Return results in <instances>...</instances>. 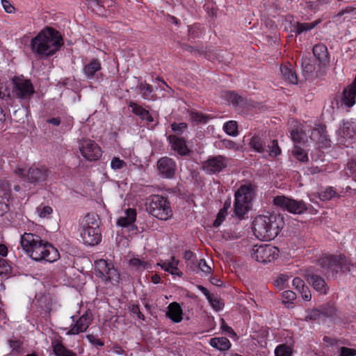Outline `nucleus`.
Wrapping results in <instances>:
<instances>
[{
    "label": "nucleus",
    "mask_w": 356,
    "mask_h": 356,
    "mask_svg": "<svg viewBox=\"0 0 356 356\" xmlns=\"http://www.w3.org/2000/svg\"><path fill=\"white\" fill-rule=\"evenodd\" d=\"M147 211L159 220L165 221L172 216L168 200L159 195H152L145 202Z\"/></svg>",
    "instance_id": "39448f33"
},
{
    "label": "nucleus",
    "mask_w": 356,
    "mask_h": 356,
    "mask_svg": "<svg viewBox=\"0 0 356 356\" xmlns=\"http://www.w3.org/2000/svg\"><path fill=\"white\" fill-rule=\"evenodd\" d=\"M47 122L52 124L53 126L58 127L60 124H63L64 122L59 117H54L47 119Z\"/></svg>",
    "instance_id": "0e129e2a"
},
{
    "label": "nucleus",
    "mask_w": 356,
    "mask_h": 356,
    "mask_svg": "<svg viewBox=\"0 0 356 356\" xmlns=\"http://www.w3.org/2000/svg\"><path fill=\"white\" fill-rule=\"evenodd\" d=\"M227 166V159L221 155L209 158L202 165L203 169L209 174H216Z\"/></svg>",
    "instance_id": "2eb2a0df"
},
{
    "label": "nucleus",
    "mask_w": 356,
    "mask_h": 356,
    "mask_svg": "<svg viewBox=\"0 0 356 356\" xmlns=\"http://www.w3.org/2000/svg\"><path fill=\"white\" fill-rule=\"evenodd\" d=\"M1 3L6 13L9 14L15 13V8L10 1L1 0Z\"/></svg>",
    "instance_id": "864d4df0"
},
{
    "label": "nucleus",
    "mask_w": 356,
    "mask_h": 356,
    "mask_svg": "<svg viewBox=\"0 0 356 356\" xmlns=\"http://www.w3.org/2000/svg\"><path fill=\"white\" fill-rule=\"evenodd\" d=\"M142 97L145 99H151L152 97V93L153 92V88L151 85L141 82L138 86Z\"/></svg>",
    "instance_id": "72a5a7b5"
},
{
    "label": "nucleus",
    "mask_w": 356,
    "mask_h": 356,
    "mask_svg": "<svg viewBox=\"0 0 356 356\" xmlns=\"http://www.w3.org/2000/svg\"><path fill=\"white\" fill-rule=\"evenodd\" d=\"M317 24H318L317 22H305V23L296 22V24L294 25L293 31H294L296 34H301L303 32H306L307 31L312 30Z\"/></svg>",
    "instance_id": "473e14b6"
},
{
    "label": "nucleus",
    "mask_w": 356,
    "mask_h": 356,
    "mask_svg": "<svg viewBox=\"0 0 356 356\" xmlns=\"http://www.w3.org/2000/svg\"><path fill=\"white\" fill-rule=\"evenodd\" d=\"M338 134L344 139L352 138L356 132V126L352 121H343L340 125Z\"/></svg>",
    "instance_id": "b1692460"
},
{
    "label": "nucleus",
    "mask_w": 356,
    "mask_h": 356,
    "mask_svg": "<svg viewBox=\"0 0 356 356\" xmlns=\"http://www.w3.org/2000/svg\"><path fill=\"white\" fill-rule=\"evenodd\" d=\"M126 216L122 217L117 222H134L136 219V211L134 209H128L125 211Z\"/></svg>",
    "instance_id": "58836bf2"
},
{
    "label": "nucleus",
    "mask_w": 356,
    "mask_h": 356,
    "mask_svg": "<svg viewBox=\"0 0 356 356\" xmlns=\"http://www.w3.org/2000/svg\"><path fill=\"white\" fill-rule=\"evenodd\" d=\"M221 233H222V237L225 240L234 239V238H237L238 237V235L236 233L231 232L227 231L226 229L221 231Z\"/></svg>",
    "instance_id": "052dcab7"
},
{
    "label": "nucleus",
    "mask_w": 356,
    "mask_h": 356,
    "mask_svg": "<svg viewBox=\"0 0 356 356\" xmlns=\"http://www.w3.org/2000/svg\"><path fill=\"white\" fill-rule=\"evenodd\" d=\"M10 197L9 184L3 181H0V216L8 211V202Z\"/></svg>",
    "instance_id": "f3484780"
},
{
    "label": "nucleus",
    "mask_w": 356,
    "mask_h": 356,
    "mask_svg": "<svg viewBox=\"0 0 356 356\" xmlns=\"http://www.w3.org/2000/svg\"><path fill=\"white\" fill-rule=\"evenodd\" d=\"M101 70L100 62L97 59H92L83 68V73L88 79H92L95 74Z\"/></svg>",
    "instance_id": "c756f323"
},
{
    "label": "nucleus",
    "mask_w": 356,
    "mask_h": 356,
    "mask_svg": "<svg viewBox=\"0 0 356 356\" xmlns=\"http://www.w3.org/2000/svg\"><path fill=\"white\" fill-rule=\"evenodd\" d=\"M168 140L171 144L172 148L179 155H186L189 152V149L186 145L185 139L175 135L168 136Z\"/></svg>",
    "instance_id": "6ab92c4d"
},
{
    "label": "nucleus",
    "mask_w": 356,
    "mask_h": 356,
    "mask_svg": "<svg viewBox=\"0 0 356 356\" xmlns=\"http://www.w3.org/2000/svg\"><path fill=\"white\" fill-rule=\"evenodd\" d=\"M179 263V260L175 259V257H172L170 261H161L159 263L158 265L160 266L163 270L168 272L171 275L181 277L183 273L178 268Z\"/></svg>",
    "instance_id": "5701e85b"
},
{
    "label": "nucleus",
    "mask_w": 356,
    "mask_h": 356,
    "mask_svg": "<svg viewBox=\"0 0 356 356\" xmlns=\"http://www.w3.org/2000/svg\"><path fill=\"white\" fill-rule=\"evenodd\" d=\"M10 270V266L6 263V261L0 259V275L7 274Z\"/></svg>",
    "instance_id": "680f3d73"
},
{
    "label": "nucleus",
    "mask_w": 356,
    "mask_h": 356,
    "mask_svg": "<svg viewBox=\"0 0 356 356\" xmlns=\"http://www.w3.org/2000/svg\"><path fill=\"white\" fill-rule=\"evenodd\" d=\"M166 316L175 323L183 319V311L181 306L176 302H171L168 307Z\"/></svg>",
    "instance_id": "4be33fe9"
},
{
    "label": "nucleus",
    "mask_w": 356,
    "mask_h": 356,
    "mask_svg": "<svg viewBox=\"0 0 356 356\" xmlns=\"http://www.w3.org/2000/svg\"><path fill=\"white\" fill-rule=\"evenodd\" d=\"M323 318V313L321 310L312 309L311 310L306 316L307 320H320Z\"/></svg>",
    "instance_id": "8fccbe9b"
},
{
    "label": "nucleus",
    "mask_w": 356,
    "mask_h": 356,
    "mask_svg": "<svg viewBox=\"0 0 356 356\" xmlns=\"http://www.w3.org/2000/svg\"><path fill=\"white\" fill-rule=\"evenodd\" d=\"M227 97L230 99V102L232 104L238 103V97L236 94L234 93L233 92H228L227 93Z\"/></svg>",
    "instance_id": "338daca9"
},
{
    "label": "nucleus",
    "mask_w": 356,
    "mask_h": 356,
    "mask_svg": "<svg viewBox=\"0 0 356 356\" xmlns=\"http://www.w3.org/2000/svg\"><path fill=\"white\" fill-rule=\"evenodd\" d=\"M254 186L250 183L241 185L234 194V214L238 220L243 219L252 206Z\"/></svg>",
    "instance_id": "7ed1b4c3"
},
{
    "label": "nucleus",
    "mask_w": 356,
    "mask_h": 356,
    "mask_svg": "<svg viewBox=\"0 0 356 356\" xmlns=\"http://www.w3.org/2000/svg\"><path fill=\"white\" fill-rule=\"evenodd\" d=\"M129 264L131 267L136 270H143L149 267V264L145 261L141 260L138 258H133L130 259Z\"/></svg>",
    "instance_id": "4c0bfd02"
},
{
    "label": "nucleus",
    "mask_w": 356,
    "mask_h": 356,
    "mask_svg": "<svg viewBox=\"0 0 356 356\" xmlns=\"http://www.w3.org/2000/svg\"><path fill=\"white\" fill-rule=\"evenodd\" d=\"M252 230L257 239L270 241L277 236L280 228L277 224H252Z\"/></svg>",
    "instance_id": "9b49d317"
},
{
    "label": "nucleus",
    "mask_w": 356,
    "mask_h": 356,
    "mask_svg": "<svg viewBox=\"0 0 356 356\" xmlns=\"http://www.w3.org/2000/svg\"><path fill=\"white\" fill-rule=\"evenodd\" d=\"M230 207V202H225L223 207L219 211L216 219L213 222H222L228 214V209Z\"/></svg>",
    "instance_id": "a19ab883"
},
{
    "label": "nucleus",
    "mask_w": 356,
    "mask_h": 356,
    "mask_svg": "<svg viewBox=\"0 0 356 356\" xmlns=\"http://www.w3.org/2000/svg\"><path fill=\"white\" fill-rule=\"evenodd\" d=\"M292 284L295 289L299 292L302 288L307 286L305 282L300 277H295L292 281Z\"/></svg>",
    "instance_id": "6e6d98bb"
},
{
    "label": "nucleus",
    "mask_w": 356,
    "mask_h": 356,
    "mask_svg": "<svg viewBox=\"0 0 356 356\" xmlns=\"http://www.w3.org/2000/svg\"><path fill=\"white\" fill-rule=\"evenodd\" d=\"M51 346L54 353L56 356H76L74 352L67 349L62 343V342L58 339L52 341Z\"/></svg>",
    "instance_id": "c85d7f7f"
},
{
    "label": "nucleus",
    "mask_w": 356,
    "mask_h": 356,
    "mask_svg": "<svg viewBox=\"0 0 356 356\" xmlns=\"http://www.w3.org/2000/svg\"><path fill=\"white\" fill-rule=\"evenodd\" d=\"M291 348L285 345L280 344L275 350V356H291Z\"/></svg>",
    "instance_id": "ea45409f"
},
{
    "label": "nucleus",
    "mask_w": 356,
    "mask_h": 356,
    "mask_svg": "<svg viewBox=\"0 0 356 356\" xmlns=\"http://www.w3.org/2000/svg\"><path fill=\"white\" fill-rule=\"evenodd\" d=\"M250 145L255 152L261 154L263 157L269 156L276 157L281 153L277 140H272L268 145L258 136H253L250 142Z\"/></svg>",
    "instance_id": "423d86ee"
},
{
    "label": "nucleus",
    "mask_w": 356,
    "mask_h": 356,
    "mask_svg": "<svg viewBox=\"0 0 356 356\" xmlns=\"http://www.w3.org/2000/svg\"><path fill=\"white\" fill-rule=\"evenodd\" d=\"M356 349L347 347H341L339 350V356H355Z\"/></svg>",
    "instance_id": "5fc2aeb1"
},
{
    "label": "nucleus",
    "mask_w": 356,
    "mask_h": 356,
    "mask_svg": "<svg viewBox=\"0 0 356 356\" xmlns=\"http://www.w3.org/2000/svg\"><path fill=\"white\" fill-rule=\"evenodd\" d=\"M127 163L119 157H113L111 161V167L113 170H117L126 168Z\"/></svg>",
    "instance_id": "49530a36"
},
{
    "label": "nucleus",
    "mask_w": 356,
    "mask_h": 356,
    "mask_svg": "<svg viewBox=\"0 0 356 356\" xmlns=\"http://www.w3.org/2000/svg\"><path fill=\"white\" fill-rule=\"evenodd\" d=\"M255 221L257 222H261L264 223L266 222H273L274 221H276L275 216L273 215H270L268 213V215H262V216H258L255 218Z\"/></svg>",
    "instance_id": "603ef678"
},
{
    "label": "nucleus",
    "mask_w": 356,
    "mask_h": 356,
    "mask_svg": "<svg viewBox=\"0 0 356 356\" xmlns=\"http://www.w3.org/2000/svg\"><path fill=\"white\" fill-rule=\"evenodd\" d=\"M20 243L27 255L36 261L53 263L60 258L58 250L37 235L24 233L21 236Z\"/></svg>",
    "instance_id": "f03ea898"
},
{
    "label": "nucleus",
    "mask_w": 356,
    "mask_h": 356,
    "mask_svg": "<svg viewBox=\"0 0 356 356\" xmlns=\"http://www.w3.org/2000/svg\"><path fill=\"white\" fill-rule=\"evenodd\" d=\"M193 270H196L197 272L200 270L205 275H209L211 273L212 269L211 266L207 264L204 259H200L196 269H193Z\"/></svg>",
    "instance_id": "c03bdc74"
},
{
    "label": "nucleus",
    "mask_w": 356,
    "mask_h": 356,
    "mask_svg": "<svg viewBox=\"0 0 356 356\" xmlns=\"http://www.w3.org/2000/svg\"><path fill=\"white\" fill-rule=\"evenodd\" d=\"M222 145L223 147L237 150L238 149L237 145L232 140L229 139H224L222 140Z\"/></svg>",
    "instance_id": "4d7b16f0"
},
{
    "label": "nucleus",
    "mask_w": 356,
    "mask_h": 356,
    "mask_svg": "<svg viewBox=\"0 0 356 356\" xmlns=\"http://www.w3.org/2000/svg\"><path fill=\"white\" fill-rule=\"evenodd\" d=\"M273 203L293 214H301L307 209L303 200H296L284 195L276 196L273 200Z\"/></svg>",
    "instance_id": "1a4fd4ad"
},
{
    "label": "nucleus",
    "mask_w": 356,
    "mask_h": 356,
    "mask_svg": "<svg viewBox=\"0 0 356 356\" xmlns=\"http://www.w3.org/2000/svg\"><path fill=\"white\" fill-rule=\"evenodd\" d=\"M302 67L303 71L307 74L312 73L316 69L315 65L308 58H302Z\"/></svg>",
    "instance_id": "37998d69"
},
{
    "label": "nucleus",
    "mask_w": 356,
    "mask_h": 356,
    "mask_svg": "<svg viewBox=\"0 0 356 356\" xmlns=\"http://www.w3.org/2000/svg\"><path fill=\"white\" fill-rule=\"evenodd\" d=\"M299 293L301 294L302 298L305 301H309L312 299V293L308 288V286H305L302 288Z\"/></svg>",
    "instance_id": "bf43d9fd"
},
{
    "label": "nucleus",
    "mask_w": 356,
    "mask_h": 356,
    "mask_svg": "<svg viewBox=\"0 0 356 356\" xmlns=\"http://www.w3.org/2000/svg\"><path fill=\"white\" fill-rule=\"evenodd\" d=\"M63 44L60 33L51 27H46L31 40L29 46L35 57L47 58L54 56Z\"/></svg>",
    "instance_id": "f257e3e1"
},
{
    "label": "nucleus",
    "mask_w": 356,
    "mask_h": 356,
    "mask_svg": "<svg viewBox=\"0 0 356 356\" xmlns=\"http://www.w3.org/2000/svg\"><path fill=\"white\" fill-rule=\"evenodd\" d=\"M336 196L337 193L331 186L325 188V189L321 191L318 193V197L322 201L330 200Z\"/></svg>",
    "instance_id": "f704fd0d"
},
{
    "label": "nucleus",
    "mask_w": 356,
    "mask_h": 356,
    "mask_svg": "<svg viewBox=\"0 0 356 356\" xmlns=\"http://www.w3.org/2000/svg\"><path fill=\"white\" fill-rule=\"evenodd\" d=\"M117 225L119 227L118 232H120L125 238L131 237L139 232L136 224H117Z\"/></svg>",
    "instance_id": "7c9ffc66"
},
{
    "label": "nucleus",
    "mask_w": 356,
    "mask_h": 356,
    "mask_svg": "<svg viewBox=\"0 0 356 356\" xmlns=\"http://www.w3.org/2000/svg\"><path fill=\"white\" fill-rule=\"evenodd\" d=\"M212 307L216 310H220L223 307V303L216 297L211 295L210 298L207 299Z\"/></svg>",
    "instance_id": "09e8293b"
},
{
    "label": "nucleus",
    "mask_w": 356,
    "mask_h": 356,
    "mask_svg": "<svg viewBox=\"0 0 356 356\" xmlns=\"http://www.w3.org/2000/svg\"><path fill=\"white\" fill-rule=\"evenodd\" d=\"M306 279L313 289L318 293L321 294H327L328 293L329 287L324 279L321 276L315 274H307Z\"/></svg>",
    "instance_id": "a211bd4d"
},
{
    "label": "nucleus",
    "mask_w": 356,
    "mask_h": 356,
    "mask_svg": "<svg viewBox=\"0 0 356 356\" xmlns=\"http://www.w3.org/2000/svg\"><path fill=\"white\" fill-rule=\"evenodd\" d=\"M223 129L228 135L232 136H236L238 134L237 123L234 120L226 122L223 126Z\"/></svg>",
    "instance_id": "c9c22d12"
},
{
    "label": "nucleus",
    "mask_w": 356,
    "mask_h": 356,
    "mask_svg": "<svg viewBox=\"0 0 356 356\" xmlns=\"http://www.w3.org/2000/svg\"><path fill=\"white\" fill-rule=\"evenodd\" d=\"M251 256L260 263L271 262L278 257L279 250L270 245H254L251 250Z\"/></svg>",
    "instance_id": "0eeeda50"
},
{
    "label": "nucleus",
    "mask_w": 356,
    "mask_h": 356,
    "mask_svg": "<svg viewBox=\"0 0 356 356\" xmlns=\"http://www.w3.org/2000/svg\"><path fill=\"white\" fill-rule=\"evenodd\" d=\"M296 293L292 291L287 290L282 293V302L284 304L293 303V301L296 299Z\"/></svg>",
    "instance_id": "de8ad7c7"
},
{
    "label": "nucleus",
    "mask_w": 356,
    "mask_h": 356,
    "mask_svg": "<svg viewBox=\"0 0 356 356\" xmlns=\"http://www.w3.org/2000/svg\"><path fill=\"white\" fill-rule=\"evenodd\" d=\"M85 220L86 222H97L98 220H99V216L95 213H89L85 217Z\"/></svg>",
    "instance_id": "e2e57ef3"
},
{
    "label": "nucleus",
    "mask_w": 356,
    "mask_h": 356,
    "mask_svg": "<svg viewBox=\"0 0 356 356\" xmlns=\"http://www.w3.org/2000/svg\"><path fill=\"white\" fill-rule=\"evenodd\" d=\"M95 271L97 276L104 281L118 282L120 275L113 264L106 260L99 259L95 262Z\"/></svg>",
    "instance_id": "6e6552de"
},
{
    "label": "nucleus",
    "mask_w": 356,
    "mask_h": 356,
    "mask_svg": "<svg viewBox=\"0 0 356 356\" xmlns=\"http://www.w3.org/2000/svg\"><path fill=\"white\" fill-rule=\"evenodd\" d=\"M187 124L185 122L172 123L171 124L172 130L177 134H182L187 129Z\"/></svg>",
    "instance_id": "3c124183"
},
{
    "label": "nucleus",
    "mask_w": 356,
    "mask_h": 356,
    "mask_svg": "<svg viewBox=\"0 0 356 356\" xmlns=\"http://www.w3.org/2000/svg\"><path fill=\"white\" fill-rule=\"evenodd\" d=\"M83 243L88 245H97L102 240V232L97 224H83L79 229Z\"/></svg>",
    "instance_id": "9d476101"
},
{
    "label": "nucleus",
    "mask_w": 356,
    "mask_h": 356,
    "mask_svg": "<svg viewBox=\"0 0 356 356\" xmlns=\"http://www.w3.org/2000/svg\"><path fill=\"white\" fill-rule=\"evenodd\" d=\"M129 106L131 108L132 112L139 116L140 119L146 120L147 122H152L154 121V118L149 113V111L143 108L141 106L134 102H130Z\"/></svg>",
    "instance_id": "bb28decb"
},
{
    "label": "nucleus",
    "mask_w": 356,
    "mask_h": 356,
    "mask_svg": "<svg viewBox=\"0 0 356 356\" xmlns=\"http://www.w3.org/2000/svg\"><path fill=\"white\" fill-rule=\"evenodd\" d=\"M188 113L189 119L195 124H205L210 119L209 115L194 110L190 111Z\"/></svg>",
    "instance_id": "2f4dec72"
},
{
    "label": "nucleus",
    "mask_w": 356,
    "mask_h": 356,
    "mask_svg": "<svg viewBox=\"0 0 356 356\" xmlns=\"http://www.w3.org/2000/svg\"><path fill=\"white\" fill-rule=\"evenodd\" d=\"M47 173V170L43 166H33L28 171L27 179L30 182L42 181L46 179Z\"/></svg>",
    "instance_id": "aec40b11"
},
{
    "label": "nucleus",
    "mask_w": 356,
    "mask_h": 356,
    "mask_svg": "<svg viewBox=\"0 0 356 356\" xmlns=\"http://www.w3.org/2000/svg\"><path fill=\"white\" fill-rule=\"evenodd\" d=\"M291 127V137L294 143H304L306 139V134L303 131L302 126L297 121L289 122Z\"/></svg>",
    "instance_id": "412c9836"
},
{
    "label": "nucleus",
    "mask_w": 356,
    "mask_h": 356,
    "mask_svg": "<svg viewBox=\"0 0 356 356\" xmlns=\"http://www.w3.org/2000/svg\"><path fill=\"white\" fill-rule=\"evenodd\" d=\"M289 276L286 274H280L277 278L275 280L274 284L276 287L283 289L288 283Z\"/></svg>",
    "instance_id": "a18cd8bd"
},
{
    "label": "nucleus",
    "mask_w": 356,
    "mask_h": 356,
    "mask_svg": "<svg viewBox=\"0 0 356 356\" xmlns=\"http://www.w3.org/2000/svg\"><path fill=\"white\" fill-rule=\"evenodd\" d=\"M37 212L38 213V216L41 218H46L48 216L47 214V206H44L42 207H38Z\"/></svg>",
    "instance_id": "69168bd1"
},
{
    "label": "nucleus",
    "mask_w": 356,
    "mask_h": 356,
    "mask_svg": "<svg viewBox=\"0 0 356 356\" xmlns=\"http://www.w3.org/2000/svg\"><path fill=\"white\" fill-rule=\"evenodd\" d=\"M197 289L205 296L207 299L210 298L211 296V294L210 293L209 291L204 286L202 285H198Z\"/></svg>",
    "instance_id": "774afa93"
},
{
    "label": "nucleus",
    "mask_w": 356,
    "mask_h": 356,
    "mask_svg": "<svg viewBox=\"0 0 356 356\" xmlns=\"http://www.w3.org/2000/svg\"><path fill=\"white\" fill-rule=\"evenodd\" d=\"M209 343L211 347L220 351L228 350L231 347L229 340L224 337L211 338L209 339Z\"/></svg>",
    "instance_id": "a878e982"
},
{
    "label": "nucleus",
    "mask_w": 356,
    "mask_h": 356,
    "mask_svg": "<svg viewBox=\"0 0 356 356\" xmlns=\"http://www.w3.org/2000/svg\"><path fill=\"white\" fill-rule=\"evenodd\" d=\"M86 338L88 340V341L95 346L102 347L104 345V343L103 341H102L100 339H97L95 336L92 334L87 335Z\"/></svg>",
    "instance_id": "13d9d810"
},
{
    "label": "nucleus",
    "mask_w": 356,
    "mask_h": 356,
    "mask_svg": "<svg viewBox=\"0 0 356 356\" xmlns=\"http://www.w3.org/2000/svg\"><path fill=\"white\" fill-rule=\"evenodd\" d=\"M92 319L88 314H84L80 316L71 327L67 331V335H76L86 331L91 324Z\"/></svg>",
    "instance_id": "dca6fc26"
},
{
    "label": "nucleus",
    "mask_w": 356,
    "mask_h": 356,
    "mask_svg": "<svg viewBox=\"0 0 356 356\" xmlns=\"http://www.w3.org/2000/svg\"><path fill=\"white\" fill-rule=\"evenodd\" d=\"M13 93L18 98L29 99L34 92L33 87L29 80L17 77L13 79Z\"/></svg>",
    "instance_id": "ddd939ff"
},
{
    "label": "nucleus",
    "mask_w": 356,
    "mask_h": 356,
    "mask_svg": "<svg viewBox=\"0 0 356 356\" xmlns=\"http://www.w3.org/2000/svg\"><path fill=\"white\" fill-rule=\"evenodd\" d=\"M159 175L163 178H172L177 170L176 162L171 158L164 156L157 162Z\"/></svg>",
    "instance_id": "4468645a"
},
{
    "label": "nucleus",
    "mask_w": 356,
    "mask_h": 356,
    "mask_svg": "<svg viewBox=\"0 0 356 356\" xmlns=\"http://www.w3.org/2000/svg\"><path fill=\"white\" fill-rule=\"evenodd\" d=\"M293 156L301 162H305L308 160L307 152L298 145H295L292 150Z\"/></svg>",
    "instance_id": "e433bc0d"
},
{
    "label": "nucleus",
    "mask_w": 356,
    "mask_h": 356,
    "mask_svg": "<svg viewBox=\"0 0 356 356\" xmlns=\"http://www.w3.org/2000/svg\"><path fill=\"white\" fill-rule=\"evenodd\" d=\"M313 54L320 64L325 65L328 63V52L327 47L323 44H317L313 47Z\"/></svg>",
    "instance_id": "393cba45"
},
{
    "label": "nucleus",
    "mask_w": 356,
    "mask_h": 356,
    "mask_svg": "<svg viewBox=\"0 0 356 356\" xmlns=\"http://www.w3.org/2000/svg\"><path fill=\"white\" fill-rule=\"evenodd\" d=\"M321 312L323 313V318H332L337 315L336 308L333 305L327 304L322 308Z\"/></svg>",
    "instance_id": "79ce46f5"
},
{
    "label": "nucleus",
    "mask_w": 356,
    "mask_h": 356,
    "mask_svg": "<svg viewBox=\"0 0 356 356\" xmlns=\"http://www.w3.org/2000/svg\"><path fill=\"white\" fill-rule=\"evenodd\" d=\"M325 274H337L339 272H350L353 266V263L344 255L325 254L318 261Z\"/></svg>",
    "instance_id": "20e7f679"
},
{
    "label": "nucleus",
    "mask_w": 356,
    "mask_h": 356,
    "mask_svg": "<svg viewBox=\"0 0 356 356\" xmlns=\"http://www.w3.org/2000/svg\"><path fill=\"white\" fill-rule=\"evenodd\" d=\"M79 148L81 155L88 161H97L102 156L101 148L90 139L81 140L79 142Z\"/></svg>",
    "instance_id": "f8f14e48"
},
{
    "label": "nucleus",
    "mask_w": 356,
    "mask_h": 356,
    "mask_svg": "<svg viewBox=\"0 0 356 356\" xmlns=\"http://www.w3.org/2000/svg\"><path fill=\"white\" fill-rule=\"evenodd\" d=\"M280 72L283 79L291 84L298 83V76L291 66L289 67L286 65H281Z\"/></svg>",
    "instance_id": "cd10ccee"
}]
</instances>
